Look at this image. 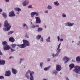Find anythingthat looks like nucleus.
Masks as SVG:
<instances>
[{"label":"nucleus","instance_id":"obj_1","mask_svg":"<svg viewBox=\"0 0 80 80\" xmlns=\"http://www.w3.org/2000/svg\"><path fill=\"white\" fill-rule=\"evenodd\" d=\"M4 26L5 27L7 28H3V29H4L5 31H8L10 29V28H11L10 24L8 23V22L7 20H6L4 21Z\"/></svg>","mask_w":80,"mask_h":80},{"label":"nucleus","instance_id":"obj_2","mask_svg":"<svg viewBox=\"0 0 80 80\" xmlns=\"http://www.w3.org/2000/svg\"><path fill=\"white\" fill-rule=\"evenodd\" d=\"M75 69L73 70V72H75L76 73H80V67L79 66H77L75 67Z\"/></svg>","mask_w":80,"mask_h":80},{"label":"nucleus","instance_id":"obj_3","mask_svg":"<svg viewBox=\"0 0 80 80\" xmlns=\"http://www.w3.org/2000/svg\"><path fill=\"white\" fill-rule=\"evenodd\" d=\"M29 72L30 75V80H34V79L33 78V76L32 75V71H30V70H29L28 72H26V74H28Z\"/></svg>","mask_w":80,"mask_h":80},{"label":"nucleus","instance_id":"obj_4","mask_svg":"<svg viewBox=\"0 0 80 80\" xmlns=\"http://www.w3.org/2000/svg\"><path fill=\"white\" fill-rule=\"evenodd\" d=\"M5 75L6 77H10V75H11V72L10 71L8 70L6 71Z\"/></svg>","mask_w":80,"mask_h":80},{"label":"nucleus","instance_id":"obj_5","mask_svg":"<svg viewBox=\"0 0 80 80\" xmlns=\"http://www.w3.org/2000/svg\"><path fill=\"white\" fill-rule=\"evenodd\" d=\"M22 41L23 42L25 43V45H26V46H30V42L28 41L25 39L23 40Z\"/></svg>","mask_w":80,"mask_h":80},{"label":"nucleus","instance_id":"obj_6","mask_svg":"<svg viewBox=\"0 0 80 80\" xmlns=\"http://www.w3.org/2000/svg\"><path fill=\"white\" fill-rule=\"evenodd\" d=\"M15 12L13 11H12L11 12H9V17H15Z\"/></svg>","mask_w":80,"mask_h":80},{"label":"nucleus","instance_id":"obj_7","mask_svg":"<svg viewBox=\"0 0 80 80\" xmlns=\"http://www.w3.org/2000/svg\"><path fill=\"white\" fill-rule=\"evenodd\" d=\"M36 19V23H41V20L40 18L38 17H35Z\"/></svg>","mask_w":80,"mask_h":80},{"label":"nucleus","instance_id":"obj_8","mask_svg":"<svg viewBox=\"0 0 80 80\" xmlns=\"http://www.w3.org/2000/svg\"><path fill=\"white\" fill-rule=\"evenodd\" d=\"M18 47H20V48H25L26 47V45L24 43L22 44H18L17 45Z\"/></svg>","mask_w":80,"mask_h":80},{"label":"nucleus","instance_id":"obj_9","mask_svg":"<svg viewBox=\"0 0 80 80\" xmlns=\"http://www.w3.org/2000/svg\"><path fill=\"white\" fill-rule=\"evenodd\" d=\"M56 69L58 71H60L62 69V67L59 65L58 64L56 65Z\"/></svg>","mask_w":80,"mask_h":80},{"label":"nucleus","instance_id":"obj_10","mask_svg":"<svg viewBox=\"0 0 80 80\" xmlns=\"http://www.w3.org/2000/svg\"><path fill=\"white\" fill-rule=\"evenodd\" d=\"M10 48V47L9 45H8V44L3 47L4 50H8Z\"/></svg>","mask_w":80,"mask_h":80},{"label":"nucleus","instance_id":"obj_11","mask_svg":"<svg viewBox=\"0 0 80 80\" xmlns=\"http://www.w3.org/2000/svg\"><path fill=\"white\" fill-rule=\"evenodd\" d=\"M63 60L64 61H65V62H64L65 63H67L68 61H69V60L70 59L69 58H68L66 57H65L64 58H63Z\"/></svg>","mask_w":80,"mask_h":80},{"label":"nucleus","instance_id":"obj_12","mask_svg":"<svg viewBox=\"0 0 80 80\" xmlns=\"http://www.w3.org/2000/svg\"><path fill=\"white\" fill-rule=\"evenodd\" d=\"M12 73H13L14 75H16L17 73V71L16 69H15L14 68H12Z\"/></svg>","mask_w":80,"mask_h":80},{"label":"nucleus","instance_id":"obj_13","mask_svg":"<svg viewBox=\"0 0 80 80\" xmlns=\"http://www.w3.org/2000/svg\"><path fill=\"white\" fill-rule=\"evenodd\" d=\"M29 2L28 0H26L24 2L22 3V5L23 6H26L28 4Z\"/></svg>","mask_w":80,"mask_h":80},{"label":"nucleus","instance_id":"obj_14","mask_svg":"<svg viewBox=\"0 0 80 80\" xmlns=\"http://www.w3.org/2000/svg\"><path fill=\"white\" fill-rule=\"evenodd\" d=\"M9 40L10 42H12V43H13V42H15V39L12 37H10L9 39Z\"/></svg>","mask_w":80,"mask_h":80},{"label":"nucleus","instance_id":"obj_15","mask_svg":"<svg viewBox=\"0 0 80 80\" xmlns=\"http://www.w3.org/2000/svg\"><path fill=\"white\" fill-rule=\"evenodd\" d=\"M66 25L68 27H72L74 25V23H71V22H67Z\"/></svg>","mask_w":80,"mask_h":80},{"label":"nucleus","instance_id":"obj_16","mask_svg":"<svg viewBox=\"0 0 80 80\" xmlns=\"http://www.w3.org/2000/svg\"><path fill=\"white\" fill-rule=\"evenodd\" d=\"M5 61L3 60H0V65H5Z\"/></svg>","mask_w":80,"mask_h":80},{"label":"nucleus","instance_id":"obj_17","mask_svg":"<svg viewBox=\"0 0 80 80\" xmlns=\"http://www.w3.org/2000/svg\"><path fill=\"white\" fill-rule=\"evenodd\" d=\"M75 67V65L73 64H71L69 65L70 70H72Z\"/></svg>","mask_w":80,"mask_h":80},{"label":"nucleus","instance_id":"obj_18","mask_svg":"<svg viewBox=\"0 0 80 80\" xmlns=\"http://www.w3.org/2000/svg\"><path fill=\"white\" fill-rule=\"evenodd\" d=\"M2 43L3 45V47H5V46H6V45H8V43H7V42L6 41H3L2 42Z\"/></svg>","mask_w":80,"mask_h":80},{"label":"nucleus","instance_id":"obj_19","mask_svg":"<svg viewBox=\"0 0 80 80\" xmlns=\"http://www.w3.org/2000/svg\"><path fill=\"white\" fill-rule=\"evenodd\" d=\"M76 61L77 63H80V57L78 56L76 58Z\"/></svg>","mask_w":80,"mask_h":80},{"label":"nucleus","instance_id":"obj_20","mask_svg":"<svg viewBox=\"0 0 80 80\" xmlns=\"http://www.w3.org/2000/svg\"><path fill=\"white\" fill-rule=\"evenodd\" d=\"M35 14H36V12H32L31 13V17H33L35 15Z\"/></svg>","mask_w":80,"mask_h":80},{"label":"nucleus","instance_id":"obj_21","mask_svg":"<svg viewBox=\"0 0 80 80\" xmlns=\"http://www.w3.org/2000/svg\"><path fill=\"white\" fill-rule=\"evenodd\" d=\"M15 10L16 11H17L18 12H20V11H21V9L18 8H15Z\"/></svg>","mask_w":80,"mask_h":80},{"label":"nucleus","instance_id":"obj_22","mask_svg":"<svg viewBox=\"0 0 80 80\" xmlns=\"http://www.w3.org/2000/svg\"><path fill=\"white\" fill-rule=\"evenodd\" d=\"M42 37V36L41 35H38L36 36V38L38 40H39V39H40V38Z\"/></svg>","mask_w":80,"mask_h":80},{"label":"nucleus","instance_id":"obj_23","mask_svg":"<svg viewBox=\"0 0 80 80\" xmlns=\"http://www.w3.org/2000/svg\"><path fill=\"white\" fill-rule=\"evenodd\" d=\"M2 16L4 17L5 18H6L7 17V14H6V13L5 12H3L2 13Z\"/></svg>","mask_w":80,"mask_h":80},{"label":"nucleus","instance_id":"obj_24","mask_svg":"<svg viewBox=\"0 0 80 80\" xmlns=\"http://www.w3.org/2000/svg\"><path fill=\"white\" fill-rule=\"evenodd\" d=\"M17 44H12L11 46L12 47V48H15V47L17 46Z\"/></svg>","mask_w":80,"mask_h":80},{"label":"nucleus","instance_id":"obj_25","mask_svg":"<svg viewBox=\"0 0 80 80\" xmlns=\"http://www.w3.org/2000/svg\"><path fill=\"white\" fill-rule=\"evenodd\" d=\"M50 67H51V66H49L47 68H45L44 70H45V71H47V70H49V69H50Z\"/></svg>","mask_w":80,"mask_h":80},{"label":"nucleus","instance_id":"obj_26","mask_svg":"<svg viewBox=\"0 0 80 80\" xmlns=\"http://www.w3.org/2000/svg\"><path fill=\"white\" fill-rule=\"evenodd\" d=\"M43 30V29L42 28H39L38 29V32H42Z\"/></svg>","mask_w":80,"mask_h":80},{"label":"nucleus","instance_id":"obj_27","mask_svg":"<svg viewBox=\"0 0 80 80\" xmlns=\"http://www.w3.org/2000/svg\"><path fill=\"white\" fill-rule=\"evenodd\" d=\"M54 5H55L58 6V5H59V3L58 2V1H56L54 2Z\"/></svg>","mask_w":80,"mask_h":80},{"label":"nucleus","instance_id":"obj_28","mask_svg":"<svg viewBox=\"0 0 80 80\" xmlns=\"http://www.w3.org/2000/svg\"><path fill=\"white\" fill-rule=\"evenodd\" d=\"M47 42H50V37H49L48 38L46 39Z\"/></svg>","mask_w":80,"mask_h":80},{"label":"nucleus","instance_id":"obj_29","mask_svg":"<svg viewBox=\"0 0 80 80\" xmlns=\"http://www.w3.org/2000/svg\"><path fill=\"white\" fill-rule=\"evenodd\" d=\"M60 52V49H59L58 51L57 52V53H56V55H57V56H58V54H59Z\"/></svg>","mask_w":80,"mask_h":80},{"label":"nucleus","instance_id":"obj_30","mask_svg":"<svg viewBox=\"0 0 80 80\" xmlns=\"http://www.w3.org/2000/svg\"><path fill=\"white\" fill-rule=\"evenodd\" d=\"M14 32L13 31H11L10 32H8V35H10V34H12V33H13Z\"/></svg>","mask_w":80,"mask_h":80},{"label":"nucleus","instance_id":"obj_31","mask_svg":"<svg viewBox=\"0 0 80 80\" xmlns=\"http://www.w3.org/2000/svg\"><path fill=\"white\" fill-rule=\"evenodd\" d=\"M25 77H26L28 79H29V76H28V75L25 74Z\"/></svg>","mask_w":80,"mask_h":80},{"label":"nucleus","instance_id":"obj_32","mask_svg":"<svg viewBox=\"0 0 80 80\" xmlns=\"http://www.w3.org/2000/svg\"><path fill=\"white\" fill-rule=\"evenodd\" d=\"M43 62H41L40 63V66L41 68H42V67H43Z\"/></svg>","mask_w":80,"mask_h":80},{"label":"nucleus","instance_id":"obj_33","mask_svg":"<svg viewBox=\"0 0 80 80\" xmlns=\"http://www.w3.org/2000/svg\"><path fill=\"white\" fill-rule=\"evenodd\" d=\"M48 9H52V7L51 6H48Z\"/></svg>","mask_w":80,"mask_h":80},{"label":"nucleus","instance_id":"obj_34","mask_svg":"<svg viewBox=\"0 0 80 80\" xmlns=\"http://www.w3.org/2000/svg\"><path fill=\"white\" fill-rule=\"evenodd\" d=\"M11 50L12 52H15V49H13L12 48L11 49Z\"/></svg>","mask_w":80,"mask_h":80},{"label":"nucleus","instance_id":"obj_35","mask_svg":"<svg viewBox=\"0 0 80 80\" xmlns=\"http://www.w3.org/2000/svg\"><path fill=\"white\" fill-rule=\"evenodd\" d=\"M61 43H60L59 44L58 47V48L57 49V50H58V49H59V48H60V45H61Z\"/></svg>","mask_w":80,"mask_h":80},{"label":"nucleus","instance_id":"obj_36","mask_svg":"<svg viewBox=\"0 0 80 80\" xmlns=\"http://www.w3.org/2000/svg\"><path fill=\"white\" fill-rule=\"evenodd\" d=\"M25 37L27 38H29V35L27 34H26Z\"/></svg>","mask_w":80,"mask_h":80},{"label":"nucleus","instance_id":"obj_37","mask_svg":"<svg viewBox=\"0 0 80 80\" xmlns=\"http://www.w3.org/2000/svg\"><path fill=\"white\" fill-rule=\"evenodd\" d=\"M28 8H32V5H29L28 6Z\"/></svg>","mask_w":80,"mask_h":80},{"label":"nucleus","instance_id":"obj_38","mask_svg":"<svg viewBox=\"0 0 80 80\" xmlns=\"http://www.w3.org/2000/svg\"><path fill=\"white\" fill-rule=\"evenodd\" d=\"M62 16L63 17H67L66 16V15H65V14H63V13L62 14Z\"/></svg>","mask_w":80,"mask_h":80},{"label":"nucleus","instance_id":"obj_39","mask_svg":"<svg viewBox=\"0 0 80 80\" xmlns=\"http://www.w3.org/2000/svg\"><path fill=\"white\" fill-rule=\"evenodd\" d=\"M43 37H42L41 38V42H43Z\"/></svg>","mask_w":80,"mask_h":80},{"label":"nucleus","instance_id":"obj_40","mask_svg":"<svg viewBox=\"0 0 80 80\" xmlns=\"http://www.w3.org/2000/svg\"><path fill=\"white\" fill-rule=\"evenodd\" d=\"M53 73H55V75H56V74H57L58 72L57 71H55L54 72H53Z\"/></svg>","mask_w":80,"mask_h":80},{"label":"nucleus","instance_id":"obj_41","mask_svg":"<svg viewBox=\"0 0 80 80\" xmlns=\"http://www.w3.org/2000/svg\"><path fill=\"white\" fill-rule=\"evenodd\" d=\"M2 78L3 79V78H4V77L2 76H0V79H2Z\"/></svg>","mask_w":80,"mask_h":80},{"label":"nucleus","instance_id":"obj_42","mask_svg":"<svg viewBox=\"0 0 80 80\" xmlns=\"http://www.w3.org/2000/svg\"><path fill=\"white\" fill-rule=\"evenodd\" d=\"M22 60H23V59H22V58L20 59V63H22Z\"/></svg>","mask_w":80,"mask_h":80},{"label":"nucleus","instance_id":"obj_43","mask_svg":"<svg viewBox=\"0 0 80 80\" xmlns=\"http://www.w3.org/2000/svg\"><path fill=\"white\" fill-rule=\"evenodd\" d=\"M58 41H59L60 40V37H59V36H58Z\"/></svg>","mask_w":80,"mask_h":80},{"label":"nucleus","instance_id":"obj_44","mask_svg":"<svg viewBox=\"0 0 80 80\" xmlns=\"http://www.w3.org/2000/svg\"><path fill=\"white\" fill-rule=\"evenodd\" d=\"M55 56H56V54H52V56L53 57H55Z\"/></svg>","mask_w":80,"mask_h":80},{"label":"nucleus","instance_id":"obj_45","mask_svg":"<svg viewBox=\"0 0 80 80\" xmlns=\"http://www.w3.org/2000/svg\"><path fill=\"white\" fill-rule=\"evenodd\" d=\"M32 28H35V26L34 25L32 26Z\"/></svg>","mask_w":80,"mask_h":80},{"label":"nucleus","instance_id":"obj_46","mask_svg":"<svg viewBox=\"0 0 80 80\" xmlns=\"http://www.w3.org/2000/svg\"><path fill=\"white\" fill-rule=\"evenodd\" d=\"M3 55V54H2V53L1 52V51L0 50V55Z\"/></svg>","mask_w":80,"mask_h":80},{"label":"nucleus","instance_id":"obj_47","mask_svg":"<svg viewBox=\"0 0 80 80\" xmlns=\"http://www.w3.org/2000/svg\"><path fill=\"white\" fill-rule=\"evenodd\" d=\"M35 15H36V16H38V13H37L36 12V13L35 14Z\"/></svg>","mask_w":80,"mask_h":80},{"label":"nucleus","instance_id":"obj_48","mask_svg":"<svg viewBox=\"0 0 80 80\" xmlns=\"http://www.w3.org/2000/svg\"><path fill=\"white\" fill-rule=\"evenodd\" d=\"M10 0H5V2H9V1Z\"/></svg>","mask_w":80,"mask_h":80},{"label":"nucleus","instance_id":"obj_49","mask_svg":"<svg viewBox=\"0 0 80 80\" xmlns=\"http://www.w3.org/2000/svg\"><path fill=\"white\" fill-rule=\"evenodd\" d=\"M13 56H11L9 57V58L10 59V58H13Z\"/></svg>","mask_w":80,"mask_h":80},{"label":"nucleus","instance_id":"obj_50","mask_svg":"<svg viewBox=\"0 0 80 80\" xmlns=\"http://www.w3.org/2000/svg\"><path fill=\"white\" fill-rule=\"evenodd\" d=\"M23 26H24V27H27V25L25 24H23Z\"/></svg>","mask_w":80,"mask_h":80},{"label":"nucleus","instance_id":"obj_51","mask_svg":"<svg viewBox=\"0 0 80 80\" xmlns=\"http://www.w3.org/2000/svg\"><path fill=\"white\" fill-rule=\"evenodd\" d=\"M2 12V9H0V12Z\"/></svg>","mask_w":80,"mask_h":80},{"label":"nucleus","instance_id":"obj_52","mask_svg":"<svg viewBox=\"0 0 80 80\" xmlns=\"http://www.w3.org/2000/svg\"><path fill=\"white\" fill-rule=\"evenodd\" d=\"M50 59L48 58V62H49V61H50Z\"/></svg>","mask_w":80,"mask_h":80},{"label":"nucleus","instance_id":"obj_53","mask_svg":"<svg viewBox=\"0 0 80 80\" xmlns=\"http://www.w3.org/2000/svg\"><path fill=\"white\" fill-rule=\"evenodd\" d=\"M32 74L33 75H34V72H32Z\"/></svg>","mask_w":80,"mask_h":80},{"label":"nucleus","instance_id":"obj_54","mask_svg":"<svg viewBox=\"0 0 80 80\" xmlns=\"http://www.w3.org/2000/svg\"><path fill=\"white\" fill-rule=\"evenodd\" d=\"M60 41H63V39H60Z\"/></svg>","mask_w":80,"mask_h":80},{"label":"nucleus","instance_id":"obj_55","mask_svg":"<svg viewBox=\"0 0 80 80\" xmlns=\"http://www.w3.org/2000/svg\"><path fill=\"white\" fill-rule=\"evenodd\" d=\"M17 14H18V15H19V12H17Z\"/></svg>","mask_w":80,"mask_h":80},{"label":"nucleus","instance_id":"obj_56","mask_svg":"<svg viewBox=\"0 0 80 80\" xmlns=\"http://www.w3.org/2000/svg\"><path fill=\"white\" fill-rule=\"evenodd\" d=\"M36 27H39V26H38V25H36Z\"/></svg>","mask_w":80,"mask_h":80},{"label":"nucleus","instance_id":"obj_57","mask_svg":"<svg viewBox=\"0 0 80 80\" xmlns=\"http://www.w3.org/2000/svg\"><path fill=\"white\" fill-rule=\"evenodd\" d=\"M66 79H67V80H69V79H68V78H67Z\"/></svg>","mask_w":80,"mask_h":80},{"label":"nucleus","instance_id":"obj_58","mask_svg":"<svg viewBox=\"0 0 80 80\" xmlns=\"http://www.w3.org/2000/svg\"><path fill=\"white\" fill-rule=\"evenodd\" d=\"M60 75H62V72H60Z\"/></svg>","mask_w":80,"mask_h":80},{"label":"nucleus","instance_id":"obj_59","mask_svg":"<svg viewBox=\"0 0 80 80\" xmlns=\"http://www.w3.org/2000/svg\"><path fill=\"white\" fill-rule=\"evenodd\" d=\"M2 26V25L1 24V23H0V27Z\"/></svg>","mask_w":80,"mask_h":80},{"label":"nucleus","instance_id":"obj_60","mask_svg":"<svg viewBox=\"0 0 80 80\" xmlns=\"http://www.w3.org/2000/svg\"><path fill=\"white\" fill-rule=\"evenodd\" d=\"M45 28H47V27H46V26H45Z\"/></svg>","mask_w":80,"mask_h":80},{"label":"nucleus","instance_id":"obj_61","mask_svg":"<svg viewBox=\"0 0 80 80\" xmlns=\"http://www.w3.org/2000/svg\"><path fill=\"white\" fill-rule=\"evenodd\" d=\"M46 12H47V13H48V11H47Z\"/></svg>","mask_w":80,"mask_h":80},{"label":"nucleus","instance_id":"obj_62","mask_svg":"<svg viewBox=\"0 0 80 80\" xmlns=\"http://www.w3.org/2000/svg\"><path fill=\"white\" fill-rule=\"evenodd\" d=\"M73 42H74V41H72V43H73Z\"/></svg>","mask_w":80,"mask_h":80},{"label":"nucleus","instance_id":"obj_63","mask_svg":"<svg viewBox=\"0 0 80 80\" xmlns=\"http://www.w3.org/2000/svg\"><path fill=\"white\" fill-rule=\"evenodd\" d=\"M31 24H32V22H31Z\"/></svg>","mask_w":80,"mask_h":80},{"label":"nucleus","instance_id":"obj_64","mask_svg":"<svg viewBox=\"0 0 80 80\" xmlns=\"http://www.w3.org/2000/svg\"><path fill=\"white\" fill-rule=\"evenodd\" d=\"M79 2H80V0H79Z\"/></svg>","mask_w":80,"mask_h":80}]
</instances>
